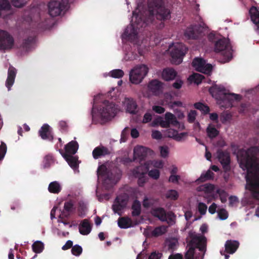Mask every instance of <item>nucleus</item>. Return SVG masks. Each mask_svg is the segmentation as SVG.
<instances>
[{
	"label": "nucleus",
	"mask_w": 259,
	"mask_h": 259,
	"mask_svg": "<svg viewBox=\"0 0 259 259\" xmlns=\"http://www.w3.org/2000/svg\"><path fill=\"white\" fill-rule=\"evenodd\" d=\"M150 4V0H148V11L146 16L133 12L132 24L127 27L124 31V35L128 37H135L137 33L135 28L145 27L150 24H153L158 29H162L165 26V22L170 19L171 11L167 6L164 5L163 0H154L153 4Z\"/></svg>",
	"instance_id": "nucleus-1"
},
{
	"label": "nucleus",
	"mask_w": 259,
	"mask_h": 259,
	"mask_svg": "<svg viewBox=\"0 0 259 259\" xmlns=\"http://www.w3.org/2000/svg\"><path fill=\"white\" fill-rule=\"evenodd\" d=\"M239 157L240 167L247 170L246 180L248 189L252 197L259 200V172H254L259 167V148L251 147L247 150L241 149L239 152Z\"/></svg>",
	"instance_id": "nucleus-2"
},
{
	"label": "nucleus",
	"mask_w": 259,
	"mask_h": 259,
	"mask_svg": "<svg viewBox=\"0 0 259 259\" xmlns=\"http://www.w3.org/2000/svg\"><path fill=\"white\" fill-rule=\"evenodd\" d=\"M149 68L145 64L136 66L130 72V80L133 84H139L147 75Z\"/></svg>",
	"instance_id": "nucleus-3"
},
{
	"label": "nucleus",
	"mask_w": 259,
	"mask_h": 259,
	"mask_svg": "<svg viewBox=\"0 0 259 259\" xmlns=\"http://www.w3.org/2000/svg\"><path fill=\"white\" fill-rule=\"evenodd\" d=\"M214 51L221 53L228 61L232 58V49L229 40L225 38L219 39L215 41Z\"/></svg>",
	"instance_id": "nucleus-4"
},
{
	"label": "nucleus",
	"mask_w": 259,
	"mask_h": 259,
	"mask_svg": "<svg viewBox=\"0 0 259 259\" xmlns=\"http://www.w3.org/2000/svg\"><path fill=\"white\" fill-rule=\"evenodd\" d=\"M169 50L172 63L178 65L182 63L187 52L185 46L182 43L172 44L170 46Z\"/></svg>",
	"instance_id": "nucleus-5"
},
{
	"label": "nucleus",
	"mask_w": 259,
	"mask_h": 259,
	"mask_svg": "<svg viewBox=\"0 0 259 259\" xmlns=\"http://www.w3.org/2000/svg\"><path fill=\"white\" fill-rule=\"evenodd\" d=\"M101 110V118L104 121L111 120L115 116L117 112L115 104L109 102L107 100H105L103 102Z\"/></svg>",
	"instance_id": "nucleus-6"
},
{
	"label": "nucleus",
	"mask_w": 259,
	"mask_h": 259,
	"mask_svg": "<svg viewBox=\"0 0 259 259\" xmlns=\"http://www.w3.org/2000/svg\"><path fill=\"white\" fill-rule=\"evenodd\" d=\"M68 4V0L51 1L48 4L49 13L50 15L52 17L59 16L63 10L67 9Z\"/></svg>",
	"instance_id": "nucleus-7"
},
{
	"label": "nucleus",
	"mask_w": 259,
	"mask_h": 259,
	"mask_svg": "<svg viewBox=\"0 0 259 259\" xmlns=\"http://www.w3.org/2000/svg\"><path fill=\"white\" fill-rule=\"evenodd\" d=\"M149 170L148 164L147 162H144V164H140L134 168L132 172L135 178H138V183L140 187L144 186L147 181L146 176Z\"/></svg>",
	"instance_id": "nucleus-8"
},
{
	"label": "nucleus",
	"mask_w": 259,
	"mask_h": 259,
	"mask_svg": "<svg viewBox=\"0 0 259 259\" xmlns=\"http://www.w3.org/2000/svg\"><path fill=\"white\" fill-rule=\"evenodd\" d=\"M192 66L198 71L204 74H209L212 69L210 64H206L205 60L199 57L195 58L192 62Z\"/></svg>",
	"instance_id": "nucleus-9"
},
{
	"label": "nucleus",
	"mask_w": 259,
	"mask_h": 259,
	"mask_svg": "<svg viewBox=\"0 0 259 259\" xmlns=\"http://www.w3.org/2000/svg\"><path fill=\"white\" fill-rule=\"evenodd\" d=\"M217 157L222 164L224 171H229L231 169L230 153L227 150L219 149L217 151Z\"/></svg>",
	"instance_id": "nucleus-10"
},
{
	"label": "nucleus",
	"mask_w": 259,
	"mask_h": 259,
	"mask_svg": "<svg viewBox=\"0 0 259 259\" xmlns=\"http://www.w3.org/2000/svg\"><path fill=\"white\" fill-rule=\"evenodd\" d=\"M14 44L13 37L6 31L0 30V50H9Z\"/></svg>",
	"instance_id": "nucleus-11"
},
{
	"label": "nucleus",
	"mask_w": 259,
	"mask_h": 259,
	"mask_svg": "<svg viewBox=\"0 0 259 259\" xmlns=\"http://www.w3.org/2000/svg\"><path fill=\"white\" fill-rule=\"evenodd\" d=\"M205 24L193 25L188 27L185 32V36L188 39H197L201 36L204 28Z\"/></svg>",
	"instance_id": "nucleus-12"
},
{
	"label": "nucleus",
	"mask_w": 259,
	"mask_h": 259,
	"mask_svg": "<svg viewBox=\"0 0 259 259\" xmlns=\"http://www.w3.org/2000/svg\"><path fill=\"white\" fill-rule=\"evenodd\" d=\"M153 151L146 147L140 146L136 147L134 150V160H138L140 164L148 155H152Z\"/></svg>",
	"instance_id": "nucleus-13"
},
{
	"label": "nucleus",
	"mask_w": 259,
	"mask_h": 259,
	"mask_svg": "<svg viewBox=\"0 0 259 259\" xmlns=\"http://www.w3.org/2000/svg\"><path fill=\"white\" fill-rule=\"evenodd\" d=\"M165 120H163L161 117H158L156 119V122L159 123L162 127H169L170 124L177 126L179 124L176 116L170 112H166L165 114Z\"/></svg>",
	"instance_id": "nucleus-14"
},
{
	"label": "nucleus",
	"mask_w": 259,
	"mask_h": 259,
	"mask_svg": "<svg viewBox=\"0 0 259 259\" xmlns=\"http://www.w3.org/2000/svg\"><path fill=\"white\" fill-rule=\"evenodd\" d=\"M151 226H148L144 231V235L149 238L157 237L164 234L167 231V227L161 225L156 227L153 230Z\"/></svg>",
	"instance_id": "nucleus-15"
},
{
	"label": "nucleus",
	"mask_w": 259,
	"mask_h": 259,
	"mask_svg": "<svg viewBox=\"0 0 259 259\" xmlns=\"http://www.w3.org/2000/svg\"><path fill=\"white\" fill-rule=\"evenodd\" d=\"M190 243L201 251H206V239L204 236L195 235L192 237Z\"/></svg>",
	"instance_id": "nucleus-16"
},
{
	"label": "nucleus",
	"mask_w": 259,
	"mask_h": 259,
	"mask_svg": "<svg viewBox=\"0 0 259 259\" xmlns=\"http://www.w3.org/2000/svg\"><path fill=\"white\" fill-rule=\"evenodd\" d=\"M79 145L76 141H71L65 145L64 152L63 150L59 149V151L63 156V154H67L68 155H74L78 149Z\"/></svg>",
	"instance_id": "nucleus-17"
},
{
	"label": "nucleus",
	"mask_w": 259,
	"mask_h": 259,
	"mask_svg": "<svg viewBox=\"0 0 259 259\" xmlns=\"http://www.w3.org/2000/svg\"><path fill=\"white\" fill-rule=\"evenodd\" d=\"M39 135L43 140L52 141L54 139L50 126L48 124H44L41 127L39 132Z\"/></svg>",
	"instance_id": "nucleus-18"
},
{
	"label": "nucleus",
	"mask_w": 259,
	"mask_h": 259,
	"mask_svg": "<svg viewBox=\"0 0 259 259\" xmlns=\"http://www.w3.org/2000/svg\"><path fill=\"white\" fill-rule=\"evenodd\" d=\"M251 20L254 23V29L256 32L259 34V11L257 7L252 6L249 10Z\"/></svg>",
	"instance_id": "nucleus-19"
},
{
	"label": "nucleus",
	"mask_w": 259,
	"mask_h": 259,
	"mask_svg": "<svg viewBox=\"0 0 259 259\" xmlns=\"http://www.w3.org/2000/svg\"><path fill=\"white\" fill-rule=\"evenodd\" d=\"M239 246L238 241L233 240H227L225 244V250L227 253L233 254L237 250Z\"/></svg>",
	"instance_id": "nucleus-20"
},
{
	"label": "nucleus",
	"mask_w": 259,
	"mask_h": 259,
	"mask_svg": "<svg viewBox=\"0 0 259 259\" xmlns=\"http://www.w3.org/2000/svg\"><path fill=\"white\" fill-rule=\"evenodd\" d=\"M110 154L108 149L103 146L96 147L93 151L92 155L94 159H97Z\"/></svg>",
	"instance_id": "nucleus-21"
},
{
	"label": "nucleus",
	"mask_w": 259,
	"mask_h": 259,
	"mask_svg": "<svg viewBox=\"0 0 259 259\" xmlns=\"http://www.w3.org/2000/svg\"><path fill=\"white\" fill-rule=\"evenodd\" d=\"M148 88L154 95H158L161 92L162 84L159 80L154 79L149 82Z\"/></svg>",
	"instance_id": "nucleus-22"
},
{
	"label": "nucleus",
	"mask_w": 259,
	"mask_h": 259,
	"mask_svg": "<svg viewBox=\"0 0 259 259\" xmlns=\"http://www.w3.org/2000/svg\"><path fill=\"white\" fill-rule=\"evenodd\" d=\"M16 75V69L13 66H10L8 69V77L6 85L9 90L13 84Z\"/></svg>",
	"instance_id": "nucleus-23"
},
{
	"label": "nucleus",
	"mask_w": 259,
	"mask_h": 259,
	"mask_svg": "<svg viewBox=\"0 0 259 259\" xmlns=\"http://www.w3.org/2000/svg\"><path fill=\"white\" fill-rule=\"evenodd\" d=\"M62 156L72 168L76 169L78 167V156H74V155H69L67 154H63Z\"/></svg>",
	"instance_id": "nucleus-24"
},
{
	"label": "nucleus",
	"mask_w": 259,
	"mask_h": 259,
	"mask_svg": "<svg viewBox=\"0 0 259 259\" xmlns=\"http://www.w3.org/2000/svg\"><path fill=\"white\" fill-rule=\"evenodd\" d=\"M177 75V72L171 68H165L162 72V78L166 81L174 79Z\"/></svg>",
	"instance_id": "nucleus-25"
},
{
	"label": "nucleus",
	"mask_w": 259,
	"mask_h": 259,
	"mask_svg": "<svg viewBox=\"0 0 259 259\" xmlns=\"http://www.w3.org/2000/svg\"><path fill=\"white\" fill-rule=\"evenodd\" d=\"M126 110L132 114H135L138 112V105L136 102L133 99H125Z\"/></svg>",
	"instance_id": "nucleus-26"
},
{
	"label": "nucleus",
	"mask_w": 259,
	"mask_h": 259,
	"mask_svg": "<svg viewBox=\"0 0 259 259\" xmlns=\"http://www.w3.org/2000/svg\"><path fill=\"white\" fill-rule=\"evenodd\" d=\"M92 227L88 220H83L79 227V233L83 235H88L91 231Z\"/></svg>",
	"instance_id": "nucleus-27"
},
{
	"label": "nucleus",
	"mask_w": 259,
	"mask_h": 259,
	"mask_svg": "<svg viewBox=\"0 0 259 259\" xmlns=\"http://www.w3.org/2000/svg\"><path fill=\"white\" fill-rule=\"evenodd\" d=\"M35 42V37L30 36L23 40L21 48L26 51L30 50Z\"/></svg>",
	"instance_id": "nucleus-28"
},
{
	"label": "nucleus",
	"mask_w": 259,
	"mask_h": 259,
	"mask_svg": "<svg viewBox=\"0 0 259 259\" xmlns=\"http://www.w3.org/2000/svg\"><path fill=\"white\" fill-rule=\"evenodd\" d=\"M166 213L165 209L162 207L156 208L152 211V214L162 222H165L167 220Z\"/></svg>",
	"instance_id": "nucleus-29"
},
{
	"label": "nucleus",
	"mask_w": 259,
	"mask_h": 259,
	"mask_svg": "<svg viewBox=\"0 0 259 259\" xmlns=\"http://www.w3.org/2000/svg\"><path fill=\"white\" fill-rule=\"evenodd\" d=\"M131 209H132V215L133 217H138L141 213L142 207L141 203L138 199L134 200Z\"/></svg>",
	"instance_id": "nucleus-30"
},
{
	"label": "nucleus",
	"mask_w": 259,
	"mask_h": 259,
	"mask_svg": "<svg viewBox=\"0 0 259 259\" xmlns=\"http://www.w3.org/2000/svg\"><path fill=\"white\" fill-rule=\"evenodd\" d=\"M118 225L121 229H127L132 226V220L128 217H120L118 220Z\"/></svg>",
	"instance_id": "nucleus-31"
},
{
	"label": "nucleus",
	"mask_w": 259,
	"mask_h": 259,
	"mask_svg": "<svg viewBox=\"0 0 259 259\" xmlns=\"http://www.w3.org/2000/svg\"><path fill=\"white\" fill-rule=\"evenodd\" d=\"M121 175V171L117 168L109 170L106 178L110 181H117L120 179Z\"/></svg>",
	"instance_id": "nucleus-32"
},
{
	"label": "nucleus",
	"mask_w": 259,
	"mask_h": 259,
	"mask_svg": "<svg viewBox=\"0 0 259 259\" xmlns=\"http://www.w3.org/2000/svg\"><path fill=\"white\" fill-rule=\"evenodd\" d=\"M74 209V205L71 201H68L65 202L64 205V211L62 215L65 218H68Z\"/></svg>",
	"instance_id": "nucleus-33"
},
{
	"label": "nucleus",
	"mask_w": 259,
	"mask_h": 259,
	"mask_svg": "<svg viewBox=\"0 0 259 259\" xmlns=\"http://www.w3.org/2000/svg\"><path fill=\"white\" fill-rule=\"evenodd\" d=\"M48 190L50 193L58 194L61 190V187L59 183L57 181L50 183L48 187Z\"/></svg>",
	"instance_id": "nucleus-34"
},
{
	"label": "nucleus",
	"mask_w": 259,
	"mask_h": 259,
	"mask_svg": "<svg viewBox=\"0 0 259 259\" xmlns=\"http://www.w3.org/2000/svg\"><path fill=\"white\" fill-rule=\"evenodd\" d=\"M207 136L210 139H213L217 137L219 134V131L213 126L209 124L206 128Z\"/></svg>",
	"instance_id": "nucleus-35"
},
{
	"label": "nucleus",
	"mask_w": 259,
	"mask_h": 259,
	"mask_svg": "<svg viewBox=\"0 0 259 259\" xmlns=\"http://www.w3.org/2000/svg\"><path fill=\"white\" fill-rule=\"evenodd\" d=\"M204 78V77L203 75L199 73H194L189 77L188 80L191 82H193L197 84H199L202 82Z\"/></svg>",
	"instance_id": "nucleus-36"
},
{
	"label": "nucleus",
	"mask_w": 259,
	"mask_h": 259,
	"mask_svg": "<svg viewBox=\"0 0 259 259\" xmlns=\"http://www.w3.org/2000/svg\"><path fill=\"white\" fill-rule=\"evenodd\" d=\"M194 107L201 111L202 113L204 114H207L209 111V108L208 106L201 103V102H197L194 104Z\"/></svg>",
	"instance_id": "nucleus-37"
},
{
	"label": "nucleus",
	"mask_w": 259,
	"mask_h": 259,
	"mask_svg": "<svg viewBox=\"0 0 259 259\" xmlns=\"http://www.w3.org/2000/svg\"><path fill=\"white\" fill-rule=\"evenodd\" d=\"M213 176V172L208 170L205 174H201V176L197 179V181L199 182H204L207 180L212 179Z\"/></svg>",
	"instance_id": "nucleus-38"
},
{
	"label": "nucleus",
	"mask_w": 259,
	"mask_h": 259,
	"mask_svg": "<svg viewBox=\"0 0 259 259\" xmlns=\"http://www.w3.org/2000/svg\"><path fill=\"white\" fill-rule=\"evenodd\" d=\"M33 251L36 253H39L42 251L44 249V245L40 241H36L32 245Z\"/></svg>",
	"instance_id": "nucleus-39"
},
{
	"label": "nucleus",
	"mask_w": 259,
	"mask_h": 259,
	"mask_svg": "<svg viewBox=\"0 0 259 259\" xmlns=\"http://www.w3.org/2000/svg\"><path fill=\"white\" fill-rule=\"evenodd\" d=\"M165 197L167 199L176 200L179 197V194L175 190H169L166 193Z\"/></svg>",
	"instance_id": "nucleus-40"
},
{
	"label": "nucleus",
	"mask_w": 259,
	"mask_h": 259,
	"mask_svg": "<svg viewBox=\"0 0 259 259\" xmlns=\"http://www.w3.org/2000/svg\"><path fill=\"white\" fill-rule=\"evenodd\" d=\"M112 208L114 213H117L120 215H121L122 210H123L125 207L115 200L112 206Z\"/></svg>",
	"instance_id": "nucleus-41"
},
{
	"label": "nucleus",
	"mask_w": 259,
	"mask_h": 259,
	"mask_svg": "<svg viewBox=\"0 0 259 259\" xmlns=\"http://www.w3.org/2000/svg\"><path fill=\"white\" fill-rule=\"evenodd\" d=\"M110 76L113 78H120L124 75V72L121 69H114L110 71Z\"/></svg>",
	"instance_id": "nucleus-42"
},
{
	"label": "nucleus",
	"mask_w": 259,
	"mask_h": 259,
	"mask_svg": "<svg viewBox=\"0 0 259 259\" xmlns=\"http://www.w3.org/2000/svg\"><path fill=\"white\" fill-rule=\"evenodd\" d=\"M167 220L165 221L169 226L173 225L175 223L176 215L172 211L168 212L166 213Z\"/></svg>",
	"instance_id": "nucleus-43"
},
{
	"label": "nucleus",
	"mask_w": 259,
	"mask_h": 259,
	"mask_svg": "<svg viewBox=\"0 0 259 259\" xmlns=\"http://www.w3.org/2000/svg\"><path fill=\"white\" fill-rule=\"evenodd\" d=\"M217 193L219 195L222 203H225L227 201L228 194L224 190L219 189L217 190Z\"/></svg>",
	"instance_id": "nucleus-44"
},
{
	"label": "nucleus",
	"mask_w": 259,
	"mask_h": 259,
	"mask_svg": "<svg viewBox=\"0 0 259 259\" xmlns=\"http://www.w3.org/2000/svg\"><path fill=\"white\" fill-rule=\"evenodd\" d=\"M224 98L229 100L230 101L232 100H240L241 99V96L239 95L236 94L234 93L232 94H227L224 93Z\"/></svg>",
	"instance_id": "nucleus-45"
},
{
	"label": "nucleus",
	"mask_w": 259,
	"mask_h": 259,
	"mask_svg": "<svg viewBox=\"0 0 259 259\" xmlns=\"http://www.w3.org/2000/svg\"><path fill=\"white\" fill-rule=\"evenodd\" d=\"M82 252V248L79 245H75L72 247L71 253L73 255L78 256H79Z\"/></svg>",
	"instance_id": "nucleus-46"
},
{
	"label": "nucleus",
	"mask_w": 259,
	"mask_h": 259,
	"mask_svg": "<svg viewBox=\"0 0 259 259\" xmlns=\"http://www.w3.org/2000/svg\"><path fill=\"white\" fill-rule=\"evenodd\" d=\"M115 200L125 208L127 204L128 198L123 196H118Z\"/></svg>",
	"instance_id": "nucleus-47"
},
{
	"label": "nucleus",
	"mask_w": 259,
	"mask_h": 259,
	"mask_svg": "<svg viewBox=\"0 0 259 259\" xmlns=\"http://www.w3.org/2000/svg\"><path fill=\"white\" fill-rule=\"evenodd\" d=\"M109 170L105 165H102L98 167L97 174L106 177Z\"/></svg>",
	"instance_id": "nucleus-48"
},
{
	"label": "nucleus",
	"mask_w": 259,
	"mask_h": 259,
	"mask_svg": "<svg viewBox=\"0 0 259 259\" xmlns=\"http://www.w3.org/2000/svg\"><path fill=\"white\" fill-rule=\"evenodd\" d=\"M12 4L17 8H21L26 4V0H12Z\"/></svg>",
	"instance_id": "nucleus-49"
},
{
	"label": "nucleus",
	"mask_w": 259,
	"mask_h": 259,
	"mask_svg": "<svg viewBox=\"0 0 259 259\" xmlns=\"http://www.w3.org/2000/svg\"><path fill=\"white\" fill-rule=\"evenodd\" d=\"M195 249L193 247H190L185 255V259H194Z\"/></svg>",
	"instance_id": "nucleus-50"
},
{
	"label": "nucleus",
	"mask_w": 259,
	"mask_h": 259,
	"mask_svg": "<svg viewBox=\"0 0 259 259\" xmlns=\"http://www.w3.org/2000/svg\"><path fill=\"white\" fill-rule=\"evenodd\" d=\"M218 214L219 218L222 220H225L228 217V212L224 208L220 209L218 212Z\"/></svg>",
	"instance_id": "nucleus-51"
},
{
	"label": "nucleus",
	"mask_w": 259,
	"mask_h": 259,
	"mask_svg": "<svg viewBox=\"0 0 259 259\" xmlns=\"http://www.w3.org/2000/svg\"><path fill=\"white\" fill-rule=\"evenodd\" d=\"M148 175L151 178L155 180H157L159 178L160 172L159 170L157 169H151V170L149 171Z\"/></svg>",
	"instance_id": "nucleus-52"
},
{
	"label": "nucleus",
	"mask_w": 259,
	"mask_h": 259,
	"mask_svg": "<svg viewBox=\"0 0 259 259\" xmlns=\"http://www.w3.org/2000/svg\"><path fill=\"white\" fill-rule=\"evenodd\" d=\"M197 115V112L195 110H190L188 115V121L189 123H193L194 122L196 116Z\"/></svg>",
	"instance_id": "nucleus-53"
},
{
	"label": "nucleus",
	"mask_w": 259,
	"mask_h": 259,
	"mask_svg": "<svg viewBox=\"0 0 259 259\" xmlns=\"http://www.w3.org/2000/svg\"><path fill=\"white\" fill-rule=\"evenodd\" d=\"M207 208V205L205 203L203 202H199L198 203V210L201 215H204L206 213Z\"/></svg>",
	"instance_id": "nucleus-54"
},
{
	"label": "nucleus",
	"mask_w": 259,
	"mask_h": 259,
	"mask_svg": "<svg viewBox=\"0 0 259 259\" xmlns=\"http://www.w3.org/2000/svg\"><path fill=\"white\" fill-rule=\"evenodd\" d=\"M153 205V202L151 199L147 197H145L143 201V206L145 208H148Z\"/></svg>",
	"instance_id": "nucleus-55"
},
{
	"label": "nucleus",
	"mask_w": 259,
	"mask_h": 259,
	"mask_svg": "<svg viewBox=\"0 0 259 259\" xmlns=\"http://www.w3.org/2000/svg\"><path fill=\"white\" fill-rule=\"evenodd\" d=\"M7 152V146L4 143H2L0 145V161L5 157Z\"/></svg>",
	"instance_id": "nucleus-56"
},
{
	"label": "nucleus",
	"mask_w": 259,
	"mask_h": 259,
	"mask_svg": "<svg viewBox=\"0 0 259 259\" xmlns=\"http://www.w3.org/2000/svg\"><path fill=\"white\" fill-rule=\"evenodd\" d=\"M53 160V157L51 155H47L44 158V168H48L50 166L51 162Z\"/></svg>",
	"instance_id": "nucleus-57"
},
{
	"label": "nucleus",
	"mask_w": 259,
	"mask_h": 259,
	"mask_svg": "<svg viewBox=\"0 0 259 259\" xmlns=\"http://www.w3.org/2000/svg\"><path fill=\"white\" fill-rule=\"evenodd\" d=\"M128 127H125L121 132L120 142H125L128 135Z\"/></svg>",
	"instance_id": "nucleus-58"
},
{
	"label": "nucleus",
	"mask_w": 259,
	"mask_h": 259,
	"mask_svg": "<svg viewBox=\"0 0 259 259\" xmlns=\"http://www.w3.org/2000/svg\"><path fill=\"white\" fill-rule=\"evenodd\" d=\"M183 81L180 79L177 78L176 81L172 84L171 86L175 89H180L182 88L183 84Z\"/></svg>",
	"instance_id": "nucleus-59"
},
{
	"label": "nucleus",
	"mask_w": 259,
	"mask_h": 259,
	"mask_svg": "<svg viewBox=\"0 0 259 259\" xmlns=\"http://www.w3.org/2000/svg\"><path fill=\"white\" fill-rule=\"evenodd\" d=\"M160 151L161 156L165 158L168 154V148L167 146H160Z\"/></svg>",
	"instance_id": "nucleus-60"
},
{
	"label": "nucleus",
	"mask_w": 259,
	"mask_h": 259,
	"mask_svg": "<svg viewBox=\"0 0 259 259\" xmlns=\"http://www.w3.org/2000/svg\"><path fill=\"white\" fill-rule=\"evenodd\" d=\"M180 178V176L179 175H170L168 179V182L174 184L178 183Z\"/></svg>",
	"instance_id": "nucleus-61"
},
{
	"label": "nucleus",
	"mask_w": 259,
	"mask_h": 259,
	"mask_svg": "<svg viewBox=\"0 0 259 259\" xmlns=\"http://www.w3.org/2000/svg\"><path fill=\"white\" fill-rule=\"evenodd\" d=\"M214 190V186L211 184H206L204 185V190L207 193H211Z\"/></svg>",
	"instance_id": "nucleus-62"
},
{
	"label": "nucleus",
	"mask_w": 259,
	"mask_h": 259,
	"mask_svg": "<svg viewBox=\"0 0 259 259\" xmlns=\"http://www.w3.org/2000/svg\"><path fill=\"white\" fill-rule=\"evenodd\" d=\"M178 131L177 130L169 128L167 131L166 133V136L169 138H172L174 139L175 137L177 135V133Z\"/></svg>",
	"instance_id": "nucleus-63"
},
{
	"label": "nucleus",
	"mask_w": 259,
	"mask_h": 259,
	"mask_svg": "<svg viewBox=\"0 0 259 259\" xmlns=\"http://www.w3.org/2000/svg\"><path fill=\"white\" fill-rule=\"evenodd\" d=\"M162 254L159 252H153L149 255L148 259H160Z\"/></svg>",
	"instance_id": "nucleus-64"
}]
</instances>
